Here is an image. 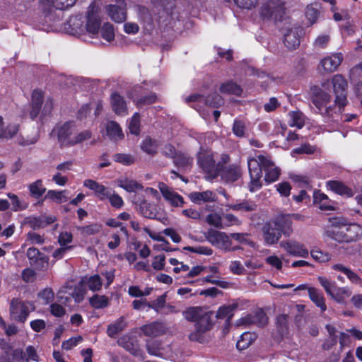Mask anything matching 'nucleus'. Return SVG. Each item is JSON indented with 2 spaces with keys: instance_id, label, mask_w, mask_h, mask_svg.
<instances>
[{
  "instance_id": "338daca9",
  "label": "nucleus",
  "mask_w": 362,
  "mask_h": 362,
  "mask_svg": "<svg viewBox=\"0 0 362 362\" xmlns=\"http://www.w3.org/2000/svg\"><path fill=\"white\" fill-rule=\"evenodd\" d=\"M312 257L319 262H327L331 259V255L327 252H323L319 250L311 251Z\"/></svg>"
},
{
  "instance_id": "393cba45",
  "label": "nucleus",
  "mask_w": 362,
  "mask_h": 362,
  "mask_svg": "<svg viewBox=\"0 0 362 362\" xmlns=\"http://www.w3.org/2000/svg\"><path fill=\"white\" fill-rule=\"evenodd\" d=\"M56 221V218L52 216H39L30 217L28 221V223L33 230L44 228L47 226L53 223Z\"/></svg>"
},
{
  "instance_id": "4468645a",
  "label": "nucleus",
  "mask_w": 362,
  "mask_h": 362,
  "mask_svg": "<svg viewBox=\"0 0 362 362\" xmlns=\"http://www.w3.org/2000/svg\"><path fill=\"white\" fill-rule=\"evenodd\" d=\"M26 255L30 264L37 269H43L48 264V257L36 247H29Z\"/></svg>"
},
{
  "instance_id": "a19ab883",
  "label": "nucleus",
  "mask_w": 362,
  "mask_h": 362,
  "mask_svg": "<svg viewBox=\"0 0 362 362\" xmlns=\"http://www.w3.org/2000/svg\"><path fill=\"white\" fill-rule=\"evenodd\" d=\"M264 181L267 184H271L279 180L281 175V169L279 167L271 165L264 169Z\"/></svg>"
},
{
  "instance_id": "c9c22d12",
  "label": "nucleus",
  "mask_w": 362,
  "mask_h": 362,
  "mask_svg": "<svg viewBox=\"0 0 362 362\" xmlns=\"http://www.w3.org/2000/svg\"><path fill=\"white\" fill-rule=\"evenodd\" d=\"M28 190L31 197L39 199L46 192L47 189L43 185L42 180L38 179L28 185Z\"/></svg>"
},
{
  "instance_id": "603ef678",
  "label": "nucleus",
  "mask_w": 362,
  "mask_h": 362,
  "mask_svg": "<svg viewBox=\"0 0 362 362\" xmlns=\"http://www.w3.org/2000/svg\"><path fill=\"white\" fill-rule=\"evenodd\" d=\"M160 346L161 344L160 341L157 340H150L146 343V349L150 355L161 357Z\"/></svg>"
},
{
  "instance_id": "a211bd4d",
  "label": "nucleus",
  "mask_w": 362,
  "mask_h": 362,
  "mask_svg": "<svg viewBox=\"0 0 362 362\" xmlns=\"http://www.w3.org/2000/svg\"><path fill=\"white\" fill-rule=\"evenodd\" d=\"M326 186L328 189L342 197L350 198L354 194L351 187L339 180H329L326 182Z\"/></svg>"
},
{
  "instance_id": "9d476101",
  "label": "nucleus",
  "mask_w": 362,
  "mask_h": 362,
  "mask_svg": "<svg viewBox=\"0 0 362 362\" xmlns=\"http://www.w3.org/2000/svg\"><path fill=\"white\" fill-rule=\"evenodd\" d=\"M74 122L67 121L60 124H57L52 129L50 135L57 136V142L61 148L73 146V134Z\"/></svg>"
},
{
  "instance_id": "5fc2aeb1",
  "label": "nucleus",
  "mask_w": 362,
  "mask_h": 362,
  "mask_svg": "<svg viewBox=\"0 0 362 362\" xmlns=\"http://www.w3.org/2000/svg\"><path fill=\"white\" fill-rule=\"evenodd\" d=\"M166 294L164 293L160 296H158L156 299L151 302L146 303V306H148L150 308H152L156 312H158V310L163 308H164L166 302Z\"/></svg>"
},
{
  "instance_id": "f257e3e1",
  "label": "nucleus",
  "mask_w": 362,
  "mask_h": 362,
  "mask_svg": "<svg viewBox=\"0 0 362 362\" xmlns=\"http://www.w3.org/2000/svg\"><path fill=\"white\" fill-rule=\"evenodd\" d=\"M325 234L339 243L356 242L362 238V226L356 223H349L343 217H334L329 218Z\"/></svg>"
},
{
  "instance_id": "f704fd0d",
  "label": "nucleus",
  "mask_w": 362,
  "mask_h": 362,
  "mask_svg": "<svg viewBox=\"0 0 362 362\" xmlns=\"http://www.w3.org/2000/svg\"><path fill=\"white\" fill-rule=\"evenodd\" d=\"M230 209L236 211L252 212L257 210V204L252 200H243L237 204H230L228 205Z\"/></svg>"
},
{
  "instance_id": "774afa93",
  "label": "nucleus",
  "mask_w": 362,
  "mask_h": 362,
  "mask_svg": "<svg viewBox=\"0 0 362 362\" xmlns=\"http://www.w3.org/2000/svg\"><path fill=\"white\" fill-rule=\"evenodd\" d=\"M275 187L281 197H288L290 195L291 186L288 182H281L276 185Z\"/></svg>"
},
{
  "instance_id": "a878e982",
  "label": "nucleus",
  "mask_w": 362,
  "mask_h": 362,
  "mask_svg": "<svg viewBox=\"0 0 362 362\" xmlns=\"http://www.w3.org/2000/svg\"><path fill=\"white\" fill-rule=\"evenodd\" d=\"M308 293L311 301L317 307L320 308L322 312H325L327 310L325 298L320 291L315 287H308Z\"/></svg>"
},
{
  "instance_id": "a18cd8bd",
  "label": "nucleus",
  "mask_w": 362,
  "mask_h": 362,
  "mask_svg": "<svg viewBox=\"0 0 362 362\" xmlns=\"http://www.w3.org/2000/svg\"><path fill=\"white\" fill-rule=\"evenodd\" d=\"M204 100L206 105L212 107L218 108L223 105V98L216 91L204 97Z\"/></svg>"
},
{
  "instance_id": "13d9d810",
  "label": "nucleus",
  "mask_w": 362,
  "mask_h": 362,
  "mask_svg": "<svg viewBox=\"0 0 362 362\" xmlns=\"http://www.w3.org/2000/svg\"><path fill=\"white\" fill-rule=\"evenodd\" d=\"M245 124L243 121L235 119L233 124L232 131L233 133L239 138L245 136Z\"/></svg>"
},
{
  "instance_id": "bb28decb",
  "label": "nucleus",
  "mask_w": 362,
  "mask_h": 362,
  "mask_svg": "<svg viewBox=\"0 0 362 362\" xmlns=\"http://www.w3.org/2000/svg\"><path fill=\"white\" fill-rule=\"evenodd\" d=\"M331 200L320 190L315 189L313 192V204L318 206L322 210H333L330 204Z\"/></svg>"
},
{
  "instance_id": "7c9ffc66",
  "label": "nucleus",
  "mask_w": 362,
  "mask_h": 362,
  "mask_svg": "<svg viewBox=\"0 0 362 362\" xmlns=\"http://www.w3.org/2000/svg\"><path fill=\"white\" fill-rule=\"evenodd\" d=\"M173 163L180 170H189L193 165V158L185 153L179 152L174 158Z\"/></svg>"
},
{
  "instance_id": "39448f33",
  "label": "nucleus",
  "mask_w": 362,
  "mask_h": 362,
  "mask_svg": "<svg viewBox=\"0 0 362 362\" xmlns=\"http://www.w3.org/2000/svg\"><path fill=\"white\" fill-rule=\"evenodd\" d=\"M196 156L197 165L205 174V177L210 180L217 178L222 170L223 164L216 162L214 153L211 150L201 147Z\"/></svg>"
},
{
  "instance_id": "5701e85b",
  "label": "nucleus",
  "mask_w": 362,
  "mask_h": 362,
  "mask_svg": "<svg viewBox=\"0 0 362 362\" xmlns=\"http://www.w3.org/2000/svg\"><path fill=\"white\" fill-rule=\"evenodd\" d=\"M238 304L233 303L229 305H224L218 308L216 317L218 319L226 318V322L228 325L230 324V321L234 316L235 311L237 310Z\"/></svg>"
},
{
  "instance_id": "e2e57ef3",
  "label": "nucleus",
  "mask_w": 362,
  "mask_h": 362,
  "mask_svg": "<svg viewBox=\"0 0 362 362\" xmlns=\"http://www.w3.org/2000/svg\"><path fill=\"white\" fill-rule=\"evenodd\" d=\"M206 221L210 226L221 229L223 228L222 218L220 215L216 213H211L206 216Z\"/></svg>"
},
{
  "instance_id": "2f4dec72",
  "label": "nucleus",
  "mask_w": 362,
  "mask_h": 362,
  "mask_svg": "<svg viewBox=\"0 0 362 362\" xmlns=\"http://www.w3.org/2000/svg\"><path fill=\"white\" fill-rule=\"evenodd\" d=\"M284 43L289 49H295L300 45V38L296 31L288 29L284 35Z\"/></svg>"
},
{
  "instance_id": "72a5a7b5",
  "label": "nucleus",
  "mask_w": 362,
  "mask_h": 362,
  "mask_svg": "<svg viewBox=\"0 0 362 362\" xmlns=\"http://www.w3.org/2000/svg\"><path fill=\"white\" fill-rule=\"evenodd\" d=\"M264 325L267 322V317L266 315L261 312L257 313L255 315H247L240 319L238 320V325H249L256 324L257 322Z\"/></svg>"
},
{
  "instance_id": "4be33fe9",
  "label": "nucleus",
  "mask_w": 362,
  "mask_h": 362,
  "mask_svg": "<svg viewBox=\"0 0 362 362\" xmlns=\"http://www.w3.org/2000/svg\"><path fill=\"white\" fill-rule=\"evenodd\" d=\"M110 99L112 110L116 115H124L127 113V103L123 96L115 92L112 93Z\"/></svg>"
},
{
  "instance_id": "dca6fc26",
  "label": "nucleus",
  "mask_w": 362,
  "mask_h": 362,
  "mask_svg": "<svg viewBox=\"0 0 362 362\" xmlns=\"http://www.w3.org/2000/svg\"><path fill=\"white\" fill-rule=\"evenodd\" d=\"M220 175L226 183H233L242 177V170L237 164H230L226 167L223 165Z\"/></svg>"
},
{
  "instance_id": "49530a36",
  "label": "nucleus",
  "mask_w": 362,
  "mask_h": 362,
  "mask_svg": "<svg viewBox=\"0 0 362 362\" xmlns=\"http://www.w3.org/2000/svg\"><path fill=\"white\" fill-rule=\"evenodd\" d=\"M113 159L115 162L119 163L123 165L129 166L134 164L136 159L134 156L127 153H117L113 156Z\"/></svg>"
},
{
  "instance_id": "3c124183",
  "label": "nucleus",
  "mask_w": 362,
  "mask_h": 362,
  "mask_svg": "<svg viewBox=\"0 0 362 362\" xmlns=\"http://www.w3.org/2000/svg\"><path fill=\"white\" fill-rule=\"evenodd\" d=\"M317 279L327 294L330 296H334V290L336 289V283L324 276H318Z\"/></svg>"
},
{
  "instance_id": "6e6d98bb",
  "label": "nucleus",
  "mask_w": 362,
  "mask_h": 362,
  "mask_svg": "<svg viewBox=\"0 0 362 362\" xmlns=\"http://www.w3.org/2000/svg\"><path fill=\"white\" fill-rule=\"evenodd\" d=\"M316 151V148L314 146L310 145L308 143L302 144L300 146L295 148L292 150L293 154H307L311 155Z\"/></svg>"
},
{
  "instance_id": "69168bd1",
  "label": "nucleus",
  "mask_w": 362,
  "mask_h": 362,
  "mask_svg": "<svg viewBox=\"0 0 362 362\" xmlns=\"http://www.w3.org/2000/svg\"><path fill=\"white\" fill-rule=\"evenodd\" d=\"M351 291L347 288H337L334 290V296H331L336 301L341 303L344 300L346 296H349Z\"/></svg>"
},
{
  "instance_id": "ea45409f",
  "label": "nucleus",
  "mask_w": 362,
  "mask_h": 362,
  "mask_svg": "<svg viewBox=\"0 0 362 362\" xmlns=\"http://www.w3.org/2000/svg\"><path fill=\"white\" fill-rule=\"evenodd\" d=\"M204 312L202 307H189L182 313V315L187 321L195 323Z\"/></svg>"
},
{
  "instance_id": "1a4fd4ad",
  "label": "nucleus",
  "mask_w": 362,
  "mask_h": 362,
  "mask_svg": "<svg viewBox=\"0 0 362 362\" xmlns=\"http://www.w3.org/2000/svg\"><path fill=\"white\" fill-rule=\"evenodd\" d=\"M129 97L138 108L154 104L158 100L156 93L148 91L141 86H135L129 93Z\"/></svg>"
},
{
  "instance_id": "ddd939ff",
  "label": "nucleus",
  "mask_w": 362,
  "mask_h": 362,
  "mask_svg": "<svg viewBox=\"0 0 362 362\" xmlns=\"http://www.w3.org/2000/svg\"><path fill=\"white\" fill-rule=\"evenodd\" d=\"M310 97L311 101L315 106L321 112L322 107L327 106V105L331 100V95L323 90L321 88L317 86H312L310 88Z\"/></svg>"
},
{
  "instance_id": "473e14b6",
  "label": "nucleus",
  "mask_w": 362,
  "mask_h": 362,
  "mask_svg": "<svg viewBox=\"0 0 362 362\" xmlns=\"http://www.w3.org/2000/svg\"><path fill=\"white\" fill-rule=\"evenodd\" d=\"M219 91L223 94L240 96L243 93L241 86L233 81H228L221 84Z\"/></svg>"
},
{
  "instance_id": "f03ea898",
  "label": "nucleus",
  "mask_w": 362,
  "mask_h": 362,
  "mask_svg": "<svg viewBox=\"0 0 362 362\" xmlns=\"http://www.w3.org/2000/svg\"><path fill=\"white\" fill-rule=\"evenodd\" d=\"M293 216L289 214H279L264 223L262 231L266 245H274L279 242L282 235L289 237L291 235Z\"/></svg>"
},
{
  "instance_id": "37998d69",
  "label": "nucleus",
  "mask_w": 362,
  "mask_h": 362,
  "mask_svg": "<svg viewBox=\"0 0 362 362\" xmlns=\"http://www.w3.org/2000/svg\"><path fill=\"white\" fill-rule=\"evenodd\" d=\"M118 186L128 192H134L136 190H141L143 185L135 180L122 179L118 180Z\"/></svg>"
},
{
  "instance_id": "4c0bfd02",
  "label": "nucleus",
  "mask_w": 362,
  "mask_h": 362,
  "mask_svg": "<svg viewBox=\"0 0 362 362\" xmlns=\"http://www.w3.org/2000/svg\"><path fill=\"white\" fill-rule=\"evenodd\" d=\"M89 304L94 309H103L109 305L110 300L105 295L94 294L89 298Z\"/></svg>"
},
{
  "instance_id": "cd10ccee",
  "label": "nucleus",
  "mask_w": 362,
  "mask_h": 362,
  "mask_svg": "<svg viewBox=\"0 0 362 362\" xmlns=\"http://www.w3.org/2000/svg\"><path fill=\"white\" fill-rule=\"evenodd\" d=\"M105 129L107 136L110 140L118 141L124 136L121 127L115 121H109L106 124Z\"/></svg>"
},
{
  "instance_id": "aec40b11",
  "label": "nucleus",
  "mask_w": 362,
  "mask_h": 362,
  "mask_svg": "<svg viewBox=\"0 0 362 362\" xmlns=\"http://www.w3.org/2000/svg\"><path fill=\"white\" fill-rule=\"evenodd\" d=\"M343 60L341 53H335L331 56L326 57L320 61V66L327 72H333L337 70Z\"/></svg>"
},
{
  "instance_id": "09e8293b",
  "label": "nucleus",
  "mask_w": 362,
  "mask_h": 362,
  "mask_svg": "<svg viewBox=\"0 0 362 362\" xmlns=\"http://www.w3.org/2000/svg\"><path fill=\"white\" fill-rule=\"evenodd\" d=\"M100 34L103 39L111 42L115 39L114 28L110 23H105L101 27Z\"/></svg>"
},
{
  "instance_id": "de8ad7c7",
  "label": "nucleus",
  "mask_w": 362,
  "mask_h": 362,
  "mask_svg": "<svg viewBox=\"0 0 362 362\" xmlns=\"http://www.w3.org/2000/svg\"><path fill=\"white\" fill-rule=\"evenodd\" d=\"M129 129L132 134L139 135L141 132L140 115L135 112L131 118L129 124Z\"/></svg>"
},
{
  "instance_id": "9b49d317",
  "label": "nucleus",
  "mask_w": 362,
  "mask_h": 362,
  "mask_svg": "<svg viewBox=\"0 0 362 362\" xmlns=\"http://www.w3.org/2000/svg\"><path fill=\"white\" fill-rule=\"evenodd\" d=\"M205 238L211 245L221 247L226 251H236L239 246L232 247L230 237L224 232L210 228L205 233Z\"/></svg>"
},
{
  "instance_id": "052dcab7",
  "label": "nucleus",
  "mask_w": 362,
  "mask_h": 362,
  "mask_svg": "<svg viewBox=\"0 0 362 362\" xmlns=\"http://www.w3.org/2000/svg\"><path fill=\"white\" fill-rule=\"evenodd\" d=\"M139 18L146 25L152 26L153 24V17L150 13V11L143 6L139 8Z\"/></svg>"
},
{
  "instance_id": "8fccbe9b",
  "label": "nucleus",
  "mask_w": 362,
  "mask_h": 362,
  "mask_svg": "<svg viewBox=\"0 0 362 362\" xmlns=\"http://www.w3.org/2000/svg\"><path fill=\"white\" fill-rule=\"evenodd\" d=\"M276 325L277 332L283 336L288 331V316L282 314L276 318Z\"/></svg>"
},
{
  "instance_id": "0e129e2a",
  "label": "nucleus",
  "mask_w": 362,
  "mask_h": 362,
  "mask_svg": "<svg viewBox=\"0 0 362 362\" xmlns=\"http://www.w3.org/2000/svg\"><path fill=\"white\" fill-rule=\"evenodd\" d=\"M18 131L16 125H8L5 129L3 127L0 131V139H11L13 137Z\"/></svg>"
},
{
  "instance_id": "20e7f679",
  "label": "nucleus",
  "mask_w": 362,
  "mask_h": 362,
  "mask_svg": "<svg viewBox=\"0 0 362 362\" xmlns=\"http://www.w3.org/2000/svg\"><path fill=\"white\" fill-rule=\"evenodd\" d=\"M274 165V162L268 157L259 154L256 158H250L247 160V166L250 177L248 185L250 192H254L259 190L262 187L261 178L262 177V171L265 168Z\"/></svg>"
},
{
  "instance_id": "2eb2a0df",
  "label": "nucleus",
  "mask_w": 362,
  "mask_h": 362,
  "mask_svg": "<svg viewBox=\"0 0 362 362\" xmlns=\"http://www.w3.org/2000/svg\"><path fill=\"white\" fill-rule=\"evenodd\" d=\"M44 100V92L40 89H34L31 94L29 117L34 120L39 115Z\"/></svg>"
},
{
  "instance_id": "423d86ee",
  "label": "nucleus",
  "mask_w": 362,
  "mask_h": 362,
  "mask_svg": "<svg viewBox=\"0 0 362 362\" xmlns=\"http://www.w3.org/2000/svg\"><path fill=\"white\" fill-rule=\"evenodd\" d=\"M286 3L284 0H267L259 8V16L265 21L281 22L286 15Z\"/></svg>"
},
{
  "instance_id": "6e6552de",
  "label": "nucleus",
  "mask_w": 362,
  "mask_h": 362,
  "mask_svg": "<svg viewBox=\"0 0 362 362\" xmlns=\"http://www.w3.org/2000/svg\"><path fill=\"white\" fill-rule=\"evenodd\" d=\"M213 313L204 311L201 317L194 323L195 330L189 334V339L192 341L204 343L205 341L204 333L213 328Z\"/></svg>"
},
{
  "instance_id": "c85d7f7f",
  "label": "nucleus",
  "mask_w": 362,
  "mask_h": 362,
  "mask_svg": "<svg viewBox=\"0 0 362 362\" xmlns=\"http://www.w3.org/2000/svg\"><path fill=\"white\" fill-rule=\"evenodd\" d=\"M139 211L145 218L153 219L156 218L157 215V209L156 206L145 199H142L139 204Z\"/></svg>"
},
{
  "instance_id": "b1692460",
  "label": "nucleus",
  "mask_w": 362,
  "mask_h": 362,
  "mask_svg": "<svg viewBox=\"0 0 362 362\" xmlns=\"http://www.w3.org/2000/svg\"><path fill=\"white\" fill-rule=\"evenodd\" d=\"M127 326V322L124 316L119 317L107 327V334L110 338H116Z\"/></svg>"
},
{
  "instance_id": "bf43d9fd",
  "label": "nucleus",
  "mask_w": 362,
  "mask_h": 362,
  "mask_svg": "<svg viewBox=\"0 0 362 362\" xmlns=\"http://www.w3.org/2000/svg\"><path fill=\"white\" fill-rule=\"evenodd\" d=\"M51 5L59 10H65L73 6L76 0H49Z\"/></svg>"
},
{
  "instance_id": "f3484780",
  "label": "nucleus",
  "mask_w": 362,
  "mask_h": 362,
  "mask_svg": "<svg viewBox=\"0 0 362 362\" xmlns=\"http://www.w3.org/2000/svg\"><path fill=\"white\" fill-rule=\"evenodd\" d=\"M280 246L293 256L303 257L308 256V250L302 243L296 240L282 241L280 243Z\"/></svg>"
},
{
  "instance_id": "864d4df0",
  "label": "nucleus",
  "mask_w": 362,
  "mask_h": 362,
  "mask_svg": "<svg viewBox=\"0 0 362 362\" xmlns=\"http://www.w3.org/2000/svg\"><path fill=\"white\" fill-rule=\"evenodd\" d=\"M87 285L90 291L95 292L101 289L103 281L98 274H95L88 279Z\"/></svg>"
},
{
  "instance_id": "680f3d73",
  "label": "nucleus",
  "mask_w": 362,
  "mask_h": 362,
  "mask_svg": "<svg viewBox=\"0 0 362 362\" xmlns=\"http://www.w3.org/2000/svg\"><path fill=\"white\" fill-rule=\"evenodd\" d=\"M183 250L199 255H211L213 254V250L211 247L206 246H186L184 247Z\"/></svg>"
},
{
  "instance_id": "4d7b16f0",
  "label": "nucleus",
  "mask_w": 362,
  "mask_h": 362,
  "mask_svg": "<svg viewBox=\"0 0 362 362\" xmlns=\"http://www.w3.org/2000/svg\"><path fill=\"white\" fill-rule=\"evenodd\" d=\"M8 197L11 201L12 207L11 209L13 211H23L27 209L28 204H22L21 201L19 200V198L17 195L13 193H8Z\"/></svg>"
},
{
  "instance_id": "e433bc0d",
  "label": "nucleus",
  "mask_w": 362,
  "mask_h": 362,
  "mask_svg": "<svg viewBox=\"0 0 362 362\" xmlns=\"http://www.w3.org/2000/svg\"><path fill=\"white\" fill-rule=\"evenodd\" d=\"M101 21L100 18L93 13V12L88 11L86 22V30L89 33L97 34L100 28Z\"/></svg>"
},
{
  "instance_id": "58836bf2",
  "label": "nucleus",
  "mask_w": 362,
  "mask_h": 362,
  "mask_svg": "<svg viewBox=\"0 0 362 362\" xmlns=\"http://www.w3.org/2000/svg\"><path fill=\"white\" fill-rule=\"evenodd\" d=\"M18 354H20V358L22 360H24L25 356V361L32 360L33 361H39V356L37 353L35 348L33 346H28L25 349V353H24L22 350H16L13 353V356L15 358H18Z\"/></svg>"
},
{
  "instance_id": "7ed1b4c3",
  "label": "nucleus",
  "mask_w": 362,
  "mask_h": 362,
  "mask_svg": "<svg viewBox=\"0 0 362 362\" xmlns=\"http://www.w3.org/2000/svg\"><path fill=\"white\" fill-rule=\"evenodd\" d=\"M333 91L335 95L334 104L325 107L323 112H320L324 117H332L338 108L341 113L344 107L347 105V87L348 83L344 77L341 74H336L332 78Z\"/></svg>"
},
{
  "instance_id": "79ce46f5",
  "label": "nucleus",
  "mask_w": 362,
  "mask_h": 362,
  "mask_svg": "<svg viewBox=\"0 0 362 362\" xmlns=\"http://www.w3.org/2000/svg\"><path fill=\"white\" fill-rule=\"evenodd\" d=\"M255 334L249 332L243 333L236 343V347L239 350H244L255 340Z\"/></svg>"
},
{
  "instance_id": "c756f323",
  "label": "nucleus",
  "mask_w": 362,
  "mask_h": 362,
  "mask_svg": "<svg viewBox=\"0 0 362 362\" xmlns=\"http://www.w3.org/2000/svg\"><path fill=\"white\" fill-rule=\"evenodd\" d=\"M321 8V4L319 2H313L306 6L305 15L310 25L317 22L320 14Z\"/></svg>"
},
{
  "instance_id": "0eeeda50",
  "label": "nucleus",
  "mask_w": 362,
  "mask_h": 362,
  "mask_svg": "<svg viewBox=\"0 0 362 362\" xmlns=\"http://www.w3.org/2000/svg\"><path fill=\"white\" fill-rule=\"evenodd\" d=\"M35 306L33 302L23 300L18 298H13L9 304L11 318L18 322L25 323L30 313L34 311Z\"/></svg>"
},
{
  "instance_id": "c03bdc74",
  "label": "nucleus",
  "mask_w": 362,
  "mask_h": 362,
  "mask_svg": "<svg viewBox=\"0 0 362 362\" xmlns=\"http://www.w3.org/2000/svg\"><path fill=\"white\" fill-rule=\"evenodd\" d=\"M141 148L147 154L153 156L157 153L158 146L155 140L152 139L149 136H147L141 144Z\"/></svg>"
},
{
  "instance_id": "412c9836",
  "label": "nucleus",
  "mask_w": 362,
  "mask_h": 362,
  "mask_svg": "<svg viewBox=\"0 0 362 362\" xmlns=\"http://www.w3.org/2000/svg\"><path fill=\"white\" fill-rule=\"evenodd\" d=\"M141 329L144 335L152 337H158L165 332L164 325L157 321L143 325Z\"/></svg>"
},
{
  "instance_id": "6ab92c4d",
  "label": "nucleus",
  "mask_w": 362,
  "mask_h": 362,
  "mask_svg": "<svg viewBox=\"0 0 362 362\" xmlns=\"http://www.w3.org/2000/svg\"><path fill=\"white\" fill-rule=\"evenodd\" d=\"M83 186L93 191L95 196L101 201L106 199L109 197L110 189L93 180H85Z\"/></svg>"
},
{
  "instance_id": "f8f14e48",
  "label": "nucleus",
  "mask_w": 362,
  "mask_h": 362,
  "mask_svg": "<svg viewBox=\"0 0 362 362\" xmlns=\"http://www.w3.org/2000/svg\"><path fill=\"white\" fill-rule=\"evenodd\" d=\"M105 11L115 23H122L127 19V4L124 0H116V4L105 6Z\"/></svg>"
}]
</instances>
